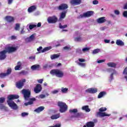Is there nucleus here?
Masks as SVG:
<instances>
[{
	"instance_id": "f257e3e1",
	"label": "nucleus",
	"mask_w": 127,
	"mask_h": 127,
	"mask_svg": "<svg viewBox=\"0 0 127 127\" xmlns=\"http://www.w3.org/2000/svg\"><path fill=\"white\" fill-rule=\"evenodd\" d=\"M22 94L23 95L24 100L25 101H29L28 102L24 103L25 106H29V105H32L34 101H36L35 98H30L31 95V91L28 89H23L21 91Z\"/></svg>"
},
{
	"instance_id": "f03ea898",
	"label": "nucleus",
	"mask_w": 127,
	"mask_h": 127,
	"mask_svg": "<svg viewBox=\"0 0 127 127\" xmlns=\"http://www.w3.org/2000/svg\"><path fill=\"white\" fill-rule=\"evenodd\" d=\"M58 106L60 108V113H65L68 110V106L64 102L59 101Z\"/></svg>"
},
{
	"instance_id": "7ed1b4c3",
	"label": "nucleus",
	"mask_w": 127,
	"mask_h": 127,
	"mask_svg": "<svg viewBox=\"0 0 127 127\" xmlns=\"http://www.w3.org/2000/svg\"><path fill=\"white\" fill-rule=\"evenodd\" d=\"M50 74L52 75H55L59 78H62V77L64 76V72H63V71H62L61 70L58 69L51 70L50 71Z\"/></svg>"
},
{
	"instance_id": "20e7f679",
	"label": "nucleus",
	"mask_w": 127,
	"mask_h": 127,
	"mask_svg": "<svg viewBox=\"0 0 127 127\" xmlns=\"http://www.w3.org/2000/svg\"><path fill=\"white\" fill-rule=\"evenodd\" d=\"M25 82H26V79L24 78L16 82L15 83V86L16 88L20 89H22V87L24 86V83H25Z\"/></svg>"
},
{
	"instance_id": "39448f33",
	"label": "nucleus",
	"mask_w": 127,
	"mask_h": 127,
	"mask_svg": "<svg viewBox=\"0 0 127 127\" xmlns=\"http://www.w3.org/2000/svg\"><path fill=\"white\" fill-rule=\"evenodd\" d=\"M48 23H56L58 21V18L56 16H50L47 19Z\"/></svg>"
},
{
	"instance_id": "423d86ee",
	"label": "nucleus",
	"mask_w": 127,
	"mask_h": 127,
	"mask_svg": "<svg viewBox=\"0 0 127 127\" xmlns=\"http://www.w3.org/2000/svg\"><path fill=\"white\" fill-rule=\"evenodd\" d=\"M42 47H39L37 48V50L39 52V53H44V52H46V51H49L52 48L51 47H47L44 48L42 50Z\"/></svg>"
},
{
	"instance_id": "0eeeda50",
	"label": "nucleus",
	"mask_w": 127,
	"mask_h": 127,
	"mask_svg": "<svg viewBox=\"0 0 127 127\" xmlns=\"http://www.w3.org/2000/svg\"><path fill=\"white\" fill-rule=\"evenodd\" d=\"M19 98V96L18 95H11L7 97V103H11L12 102H13L12 100H15L16 99H18Z\"/></svg>"
},
{
	"instance_id": "6e6552de",
	"label": "nucleus",
	"mask_w": 127,
	"mask_h": 127,
	"mask_svg": "<svg viewBox=\"0 0 127 127\" xmlns=\"http://www.w3.org/2000/svg\"><path fill=\"white\" fill-rule=\"evenodd\" d=\"M11 68H8L7 69V71L6 73H0V78H4V77H6V76H8L11 74Z\"/></svg>"
},
{
	"instance_id": "1a4fd4ad",
	"label": "nucleus",
	"mask_w": 127,
	"mask_h": 127,
	"mask_svg": "<svg viewBox=\"0 0 127 127\" xmlns=\"http://www.w3.org/2000/svg\"><path fill=\"white\" fill-rule=\"evenodd\" d=\"M110 116H111V114H107L105 112H98L96 113V114L95 115V116L97 118H103L104 117H110Z\"/></svg>"
},
{
	"instance_id": "9d476101",
	"label": "nucleus",
	"mask_w": 127,
	"mask_h": 127,
	"mask_svg": "<svg viewBox=\"0 0 127 127\" xmlns=\"http://www.w3.org/2000/svg\"><path fill=\"white\" fill-rule=\"evenodd\" d=\"M68 7V4L66 3H62L58 6L57 8L59 10H65V9H67Z\"/></svg>"
},
{
	"instance_id": "9b49d317",
	"label": "nucleus",
	"mask_w": 127,
	"mask_h": 127,
	"mask_svg": "<svg viewBox=\"0 0 127 127\" xmlns=\"http://www.w3.org/2000/svg\"><path fill=\"white\" fill-rule=\"evenodd\" d=\"M6 53L7 51L5 50L0 52V60H4L6 58Z\"/></svg>"
},
{
	"instance_id": "f8f14e48",
	"label": "nucleus",
	"mask_w": 127,
	"mask_h": 127,
	"mask_svg": "<svg viewBox=\"0 0 127 127\" xmlns=\"http://www.w3.org/2000/svg\"><path fill=\"white\" fill-rule=\"evenodd\" d=\"M34 90L36 94H38V93H40V92H41V90H42V86H41V84H37L36 87L34 88Z\"/></svg>"
},
{
	"instance_id": "ddd939ff",
	"label": "nucleus",
	"mask_w": 127,
	"mask_h": 127,
	"mask_svg": "<svg viewBox=\"0 0 127 127\" xmlns=\"http://www.w3.org/2000/svg\"><path fill=\"white\" fill-rule=\"evenodd\" d=\"M17 50V48L13 47H7L6 51L8 53H12V52H15Z\"/></svg>"
},
{
	"instance_id": "4468645a",
	"label": "nucleus",
	"mask_w": 127,
	"mask_h": 127,
	"mask_svg": "<svg viewBox=\"0 0 127 127\" xmlns=\"http://www.w3.org/2000/svg\"><path fill=\"white\" fill-rule=\"evenodd\" d=\"M8 105L10 108L13 109V110H17L18 109V107H17V105L14 102V101L12 102H8Z\"/></svg>"
},
{
	"instance_id": "2eb2a0df",
	"label": "nucleus",
	"mask_w": 127,
	"mask_h": 127,
	"mask_svg": "<svg viewBox=\"0 0 127 127\" xmlns=\"http://www.w3.org/2000/svg\"><path fill=\"white\" fill-rule=\"evenodd\" d=\"M85 92H86V93H89L90 94H95V93L98 92V89L90 88L86 89Z\"/></svg>"
},
{
	"instance_id": "dca6fc26",
	"label": "nucleus",
	"mask_w": 127,
	"mask_h": 127,
	"mask_svg": "<svg viewBox=\"0 0 127 127\" xmlns=\"http://www.w3.org/2000/svg\"><path fill=\"white\" fill-rule=\"evenodd\" d=\"M93 14H94V11H88L87 12L83 13V16L84 17H90V16H92Z\"/></svg>"
},
{
	"instance_id": "f3484780",
	"label": "nucleus",
	"mask_w": 127,
	"mask_h": 127,
	"mask_svg": "<svg viewBox=\"0 0 127 127\" xmlns=\"http://www.w3.org/2000/svg\"><path fill=\"white\" fill-rule=\"evenodd\" d=\"M5 19L7 22H13L14 21V18L11 16H6Z\"/></svg>"
},
{
	"instance_id": "a211bd4d",
	"label": "nucleus",
	"mask_w": 127,
	"mask_h": 127,
	"mask_svg": "<svg viewBox=\"0 0 127 127\" xmlns=\"http://www.w3.org/2000/svg\"><path fill=\"white\" fill-rule=\"evenodd\" d=\"M82 2L81 0H71L70 1V3L73 4V5H78Z\"/></svg>"
},
{
	"instance_id": "6ab92c4d",
	"label": "nucleus",
	"mask_w": 127,
	"mask_h": 127,
	"mask_svg": "<svg viewBox=\"0 0 127 127\" xmlns=\"http://www.w3.org/2000/svg\"><path fill=\"white\" fill-rule=\"evenodd\" d=\"M106 21H107V20L105 19V17H102L97 19V22L100 24L104 23Z\"/></svg>"
},
{
	"instance_id": "aec40b11",
	"label": "nucleus",
	"mask_w": 127,
	"mask_h": 127,
	"mask_svg": "<svg viewBox=\"0 0 127 127\" xmlns=\"http://www.w3.org/2000/svg\"><path fill=\"white\" fill-rule=\"evenodd\" d=\"M95 123L93 122L90 121L86 123V125H84L83 127H94Z\"/></svg>"
},
{
	"instance_id": "412c9836",
	"label": "nucleus",
	"mask_w": 127,
	"mask_h": 127,
	"mask_svg": "<svg viewBox=\"0 0 127 127\" xmlns=\"http://www.w3.org/2000/svg\"><path fill=\"white\" fill-rule=\"evenodd\" d=\"M67 13V11H64V12H62L61 13L60 17L59 19L60 21H61L62 19H64L65 17H66V14Z\"/></svg>"
},
{
	"instance_id": "4be33fe9",
	"label": "nucleus",
	"mask_w": 127,
	"mask_h": 127,
	"mask_svg": "<svg viewBox=\"0 0 127 127\" xmlns=\"http://www.w3.org/2000/svg\"><path fill=\"white\" fill-rule=\"evenodd\" d=\"M35 10H36V6L35 5H32L28 8V11L29 13L33 12Z\"/></svg>"
},
{
	"instance_id": "5701e85b",
	"label": "nucleus",
	"mask_w": 127,
	"mask_h": 127,
	"mask_svg": "<svg viewBox=\"0 0 127 127\" xmlns=\"http://www.w3.org/2000/svg\"><path fill=\"white\" fill-rule=\"evenodd\" d=\"M17 64L14 67L15 71H17V70H21V66L22 65L21 62H18Z\"/></svg>"
},
{
	"instance_id": "b1692460",
	"label": "nucleus",
	"mask_w": 127,
	"mask_h": 127,
	"mask_svg": "<svg viewBox=\"0 0 127 127\" xmlns=\"http://www.w3.org/2000/svg\"><path fill=\"white\" fill-rule=\"evenodd\" d=\"M45 109V108L44 106H40L37 108V109H36L34 110V112H36V113H40L42 112V111H43Z\"/></svg>"
},
{
	"instance_id": "393cba45",
	"label": "nucleus",
	"mask_w": 127,
	"mask_h": 127,
	"mask_svg": "<svg viewBox=\"0 0 127 127\" xmlns=\"http://www.w3.org/2000/svg\"><path fill=\"white\" fill-rule=\"evenodd\" d=\"M39 68H40V65L39 64H35L32 65L31 67V69L33 70V71H35L36 70H39Z\"/></svg>"
},
{
	"instance_id": "a878e982",
	"label": "nucleus",
	"mask_w": 127,
	"mask_h": 127,
	"mask_svg": "<svg viewBox=\"0 0 127 127\" xmlns=\"http://www.w3.org/2000/svg\"><path fill=\"white\" fill-rule=\"evenodd\" d=\"M82 110L83 111H85L86 112V113H89V112H91V109L90 108H89V105L83 106L82 107Z\"/></svg>"
},
{
	"instance_id": "bb28decb",
	"label": "nucleus",
	"mask_w": 127,
	"mask_h": 127,
	"mask_svg": "<svg viewBox=\"0 0 127 127\" xmlns=\"http://www.w3.org/2000/svg\"><path fill=\"white\" fill-rule=\"evenodd\" d=\"M59 118H60V113L52 115L51 117L52 120H57V119H59Z\"/></svg>"
},
{
	"instance_id": "cd10ccee",
	"label": "nucleus",
	"mask_w": 127,
	"mask_h": 127,
	"mask_svg": "<svg viewBox=\"0 0 127 127\" xmlns=\"http://www.w3.org/2000/svg\"><path fill=\"white\" fill-rule=\"evenodd\" d=\"M116 44L119 46H124L125 45L124 42L121 40H117Z\"/></svg>"
},
{
	"instance_id": "c85d7f7f",
	"label": "nucleus",
	"mask_w": 127,
	"mask_h": 127,
	"mask_svg": "<svg viewBox=\"0 0 127 127\" xmlns=\"http://www.w3.org/2000/svg\"><path fill=\"white\" fill-rule=\"evenodd\" d=\"M108 67H111L112 68H116L117 67V64L115 63H108L107 64Z\"/></svg>"
},
{
	"instance_id": "c756f323",
	"label": "nucleus",
	"mask_w": 127,
	"mask_h": 127,
	"mask_svg": "<svg viewBox=\"0 0 127 127\" xmlns=\"http://www.w3.org/2000/svg\"><path fill=\"white\" fill-rule=\"evenodd\" d=\"M59 57H60V55L54 54L51 55V59L52 60H54V59H57V58H59Z\"/></svg>"
},
{
	"instance_id": "7c9ffc66",
	"label": "nucleus",
	"mask_w": 127,
	"mask_h": 127,
	"mask_svg": "<svg viewBox=\"0 0 127 127\" xmlns=\"http://www.w3.org/2000/svg\"><path fill=\"white\" fill-rule=\"evenodd\" d=\"M107 93H106V92L105 91H102L101 92L98 96V99H101V98H103V97H104V96L106 95Z\"/></svg>"
},
{
	"instance_id": "2f4dec72",
	"label": "nucleus",
	"mask_w": 127,
	"mask_h": 127,
	"mask_svg": "<svg viewBox=\"0 0 127 127\" xmlns=\"http://www.w3.org/2000/svg\"><path fill=\"white\" fill-rule=\"evenodd\" d=\"M20 28V24H19V23H16L15 27H14L15 30L17 31L19 30Z\"/></svg>"
},
{
	"instance_id": "473e14b6",
	"label": "nucleus",
	"mask_w": 127,
	"mask_h": 127,
	"mask_svg": "<svg viewBox=\"0 0 127 127\" xmlns=\"http://www.w3.org/2000/svg\"><path fill=\"white\" fill-rule=\"evenodd\" d=\"M61 91H62V93L64 94H66V93H67L68 92V88L62 87Z\"/></svg>"
},
{
	"instance_id": "72a5a7b5",
	"label": "nucleus",
	"mask_w": 127,
	"mask_h": 127,
	"mask_svg": "<svg viewBox=\"0 0 127 127\" xmlns=\"http://www.w3.org/2000/svg\"><path fill=\"white\" fill-rule=\"evenodd\" d=\"M69 113L70 114H76V113H78V109H73L72 110H69Z\"/></svg>"
},
{
	"instance_id": "f704fd0d",
	"label": "nucleus",
	"mask_w": 127,
	"mask_h": 127,
	"mask_svg": "<svg viewBox=\"0 0 127 127\" xmlns=\"http://www.w3.org/2000/svg\"><path fill=\"white\" fill-rule=\"evenodd\" d=\"M63 49L66 51H70L72 49L70 46H65L63 48Z\"/></svg>"
},
{
	"instance_id": "c9c22d12",
	"label": "nucleus",
	"mask_w": 127,
	"mask_h": 127,
	"mask_svg": "<svg viewBox=\"0 0 127 127\" xmlns=\"http://www.w3.org/2000/svg\"><path fill=\"white\" fill-rule=\"evenodd\" d=\"M66 27H68V25H62L61 23L59 24V28H61V29H64V28H66Z\"/></svg>"
},
{
	"instance_id": "e433bc0d",
	"label": "nucleus",
	"mask_w": 127,
	"mask_h": 127,
	"mask_svg": "<svg viewBox=\"0 0 127 127\" xmlns=\"http://www.w3.org/2000/svg\"><path fill=\"white\" fill-rule=\"evenodd\" d=\"M28 41L29 42H31V41H33V40H34V35H31L29 38H28Z\"/></svg>"
},
{
	"instance_id": "4c0bfd02",
	"label": "nucleus",
	"mask_w": 127,
	"mask_h": 127,
	"mask_svg": "<svg viewBox=\"0 0 127 127\" xmlns=\"http://www.w3.org/2000/svg\"><path fill=\"white\" fill-rule=\"evenodd\" d=\"M37 25L36 24H30L29 26V28L31 30L32 29H33V28H35L36 27Z\"/></svg>"
},
{
	"instance_id": "58836bf2",
	"label": "nucleus",
	"mask_w": 127,
	"mask_h": 127,
	"mask_svg": "<svg viewBox=\"0 0 127 127\" xmlns=\"http://www.w3.org/2000/svg\"><path fill=\"white\" fill-rule=\"evenodd\" d=\"M99 112H101L103 113V112H106L107 111V108L106 107H101L99 109Z\"/></svg>"
},
{
	"instance_id": "ea45409f",
	"label": "nucleus",
	"mask_w": 127,
	"mask_h": 127,
	"mask_svg": "<svg viewBox=\"0 0 127 127\" xmlns=\"http://www.w3.org/2000/svg\"><path fill=\"white\" fill-rule=\"evenodd\" d=\"M100 51H101V50H100L99 49H96L94 50H93V51L92 52V53L93 54H97V53H99Z\"/></svg>"
},
{
	"instance_id": "a19ab883",
	"label": "nucleus",
	"mask_w": 127,
	"mask_h": 127,
	"mask_svg": "<svg viewBox=\"0 0 127 127\" xmlns=\"http://www.w3.org/2000/svg\"><path fill=\"white\" fill-rule=\"evenodd\" d=\"M81 116H82V113H78L74 114V115L73 116V118H80Z\"/></svg>"
},
{
	"instance_id": "79ce46f5",
	"label": "nucleus",
	"mask_w": 127,
	"mask_h": 127,
	"mask_svg": "<svg viewBox=\"0 0 127 127\" xmlns=\"http://www.w3.org/2000/svg\"><path fill=\"white\" fill-rule=\"evenodd\" d=\"M81 37L74 38V41H75V42H79V41H81Z\"/></svg>"
},
{
	"instance_id": "37998d69",
	"label": "nucleus",
	"mask_w": 127,
	"mask_h": 127,
	"mask_svg": "<svg viewBox=\"0 0 127 127\" xmlns=\"http://www.w3.org/2000/svg\"><path fill=\"white\" fill-rule=\"evenodd\" d=\"M5 101V98L4 97L0 98V104H2Z\"/></svg>"
},
{
	"instance_id": "c03bdc74",
	"label": "nucleus",
	"mask_w": 127,
	"mask_h": 127,
	"mask_svg": "<svg viewBox=\"0 0 127 127\" xmlns=\"http://www.w3.org/2000/svg\"><path fill=\"white\" fill-rule=\"evenodd\" d=\"M78 64L79 66H81V67H85L86 66V63H78Z\"/></svg>"
},
{
	"instance_id": "a18cd8bd",
	"label": "nucleus",
	"mask_w": 127,
	"mask_h": 127,
	"mask_svg": "<svg viewBox=\"0 0 127 127\" xmlns=\"http://www.w3.org/2000/svg\"><path fill=\"white\" fill-rule=\"evenodd\" d=\"M90 50V48H84L82 49L83 52H87V51H89Z\"/></svg>"
},
{
	"instance_id": "49530a36",
	"label": "nucleus",
	"mask_w": 127,
	"mask_h": 127,
	"mask_svg": "<svg viewBox=\"0 0 127 127\" xmlns=\"http://www.w3.org/2000/svg\"><path fill=\"white\" fill-rule=\"evenodd\" d=\"M76 53H78V54H82V50L80 49H77L76 50Z\"/></svg>"
},
{
	"instance_id": "de8ad7c7",
	"label": "nucleus",
	"mask_w": 127,
	"mask_h": 127,
	"mask_svg": "<svg viewBox=\"0 0 127 127\" xmlns=\"http://www.w3.org/2000/svg\"><path fill=\"white\" fill-rule=\"evenodd\" d=\"M114 13H115V14H116V15H119L120 13V10H117V9L115 10H114Z\"/></svg>"
},
{
	"instance_id": "09e8293b",
	"label": "nucleus",
	"mask_w": 127,
	"mask_h": 127,
	"mask_svg": "<svg viewBox=\"0 0 127 127\" xmlns=\"http://www.w3.org/2000/svg\"><path fill=\"white\" fill-rule=\"evenodd\" d=\"M115 73H116V70H114V72H113L110 75V78L111 80H113V79H114V74H115Z\"/></svg>"
},
{
	"instance_id": "8fccbe9b",
	"label": "nucleus",
	"mask_w": 127,
	"mask_h": 127,
	"mask_svg": "<svg viewBox=\"0 0 127 127\" xmlns=\"http://www.w3.org/2000/svg\"><path fill=\"white\" fill-rule=\"evenodd\" d=\"M22 117H26V116H28V113L26 112H23L21 114Z\"/></svg>"
},
{
	"instance_id": "3c124183",
	"label": "nucleus",
	"mask_w": 127,
	"mask_h": 127,
	"mask_svg": "<svg viewBox=\"0 0 127 127\" xmlns=\"http://www.w3.org/2000/svg\"><path fill=\"white\" fill-rule=\"evenodd\" d=\"M20 74H22V75H26V74H27V72L25 71V70H22L20 72Z\"/></svg>"
},
{
	"instance_id": "603ef678",
	"label": "nucleus",
	"mask_w": 127,
	"mask_h": 127,
	"mask_svg": "<svg viewBox=\"0 0 127 127\" xmlns=\"http://www.w3.org/2000/svg\"><path fill=\"white\" fill-rule=\"evenodd\" d=\"M52 93L55 95V94H57L58 93H59V90H55L53 91H52Z\"/></svg>"
},
{
	"instance_id": "864d4df0",
	"label": "nucleus",
	"mask_w": 127,
	"mask_h": 127,
	"mask_svg": "<svg viewBox=\"0 0 127 127\" xmlns=\"http://www.w3.org/2000/svg\"><path fill=\"white\" fill-rule=\"evenodd\" d=\"M124 75H127V67L125 68L123 71Z\"/></svg>"
},
{
	"instance_id": "5fc2aeb1",
	"label": "nucleus",
	"mask_w": 127,
	"mask_h": 127,
	"mask_svg": "<svg viewBox=\"0 0 127 127\" xmlns=\"http://www.w3.org/2000/svg\"><path fill=\"white\" fill-rule=\"evenodd\" d=\"M93 4H98L99 3V1L97 0H94L92 2Z\"/></svg>"
},
{
	"instance_id": "6e6d98bb",
	"label": "nucleus",
	"mask_w": 127,
	"mask_h": 127,
	"mask_svg": "<svg viewBox=\"0 0 127 127\" xmlns=\"http://www.w3.org/2000/svg\"><path fill=\"white\" fill-rule=\"evenodd\" d=\"M39 97L40 99H44V98H45L46 96L44 94H41L39 95Z\"/></svg>"
},
{
	"instance_id": "4d7b16f0",
	"label": "nucleus",
	"mask_w": 127,
	"mask_h": 127,
	"mask_svg": "<svg viewBox=\"0 0 127 127\" xmlns=\"http://www.w3.org/2000/svg\"><path fill=\"white\" fill-rule=\"evenodd\" d=\"M5 109V106H3L2 104H0V109L3 110Z\"/></svg>"
},
{
	"instance_id": "13d9d810",
	"label": "nucleus",
	"mask_w": 127,
	"mask_h": 127,
	"mask_svg": "<svg viewBox=\"0 0 127 127\" xmlns=\"http://www.w3.org/2000/svg\"><path fill=\"white\" fill-rule=\"evenodd\" d=\"M123 14L124 17H127V11H125L123 12Z\"/></svg>"
},
{
	"instance_id": "bf43d9fd",
	"label": "nucleus",
	"mask_w": 127,
	"mask_h": 127,
	"mask_svg": "<svg viewBox=\"0 0 127 127\" xmlns=\"http://www.w3.org/2000/svg\"><path fill=\"white\" fill-rule=\"evenodd\" d=\"M78 61L79 62H86V60H85L84 59H78Z\"/></svg>"
},
{
	"instance_id": "052dcab7",
	"label": "nucleus",
	"mask_w": 127,
	"mask_h": 127,
	"mask_svg": "<svg viewBox=\"0 0 127 127\" xmlns=\"http://www.w3.org/2000/svg\"><path fill=\"white\" fill-rule=\"evenodd\" d=\"M43 79H40L38 80V82L40 84H42V83H43Z\"/></svg>"
},
{
	"instance_id": "680f3d73",
	"label": "nucleus",
	"mask_w": 127,
	"mask_h": 127,
	"mask_svg": "<svg viewBox=\"0 0 127 127\" xmlns=\"http://www.w3.org/2000/svg\"><path fill=\"white\" fill-rule=\"evenodd\" d=\"M11 40H13L14 39H16V36L13 35L11 36Z\"/></svg>"
},
{
	"instance_id": "e2e57ef3",
	"label": "nucleus",
	"mask_w": 127,
	"mask_h": 127,
	"mask_svg": "<svg viewBox=\"0 0 127 127\" xmlns=\"http://www.w3.org/2000/svg\"><path fill=\"white\" fill-rule=\"evenodd\" d=\"M103 62H105V60H100L97 61L98 63H103Z\"/></svg>"
},
{
	"instance_id": "0e129e2a",
	"label": "nucleus",
	"mask_w": 127,
	"mask_h": 127,
	"mask_svg": "<svg viewBox=\"0 0 127 127\" xmlns=\"http://www.w3.org/2000/svg\"><path fill=\"white\" fill-rule=\"evenodd\" d=\"M25 31H24V28H22V30L20 32V34H23V33H24Z\"/></svg>"
},
{
	"instance_id": "69168bd1",
	"label": "nucleus",
	"mask_w": 127,
	"mask_h": 127,
	"mask_svg": "<svg viewBox=\"0 0 127 127\" xmlns=\"http://www.w3.org/2000/svg\"><path fill=\"white\" fill-rule=\"evenodd\" d=\"M110 40H107V39L104 40V42L105 43H110Z\"/></svg>"
},
{
	"instance_id": "338daca9",
	"label": "nucleus",
	"mask_w": 127,
	"mask_h": 127,
	"mask_svg": "<svg viewBox=\"0 0 127 127\" xmlns=\"http://www.w3.org/2000/svg\"><path fill=\"white\" fill-rule=\"evenodd\" d=\"M123 8L124 9H127V2L125 4Z\"/></svg>"
},
{
	"instance_id": "774afa93",
	"label": "nucleus",
	"mask_w": 127,
	"mask_h": 127,
	"mask_svg": "<svg viewBox=\"0 0 127 127\" xmlns=\"http://www.w3.org/2000/svg\"><path fill=\"white\" fill-rule=\"evenodd\" d=\"M37 26V27H40V26H41V22L38 23Z\"/></svg>"
}]
</instances>
